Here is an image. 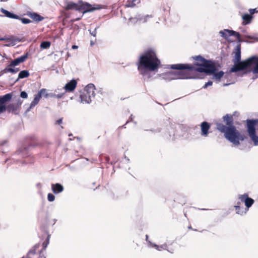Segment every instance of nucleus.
<instances>
[{"mask_svg":"<svg viewBox=\"0 0 258 258\" xmlns=\"http://www.w3.org/2000/svg\"><path fill=\"white\" fill-rule=\"evenodd\" d=\"M196 61L194 64L178 63L170 65V68L178 70L175 75L174 79H186L194 78V73L196 72L214 73L217 70L215 63L207 60L201 55L193 57Z\"/></svg>","mask_w":258,"mask_h":258,"instance_id":"f257e3e1","label":"nucleus"},{"mask_svg":"<svg viewBox=\"0 0 258 258\" xmlns=\"http://www.w3.org/2000/svg\"><path fill=\"white\" fill-rule=\"evenodd\" d=\"M161 65L156 50L148 48L141 53L137 62L138 70L140 74L145 76L149 72L157 71Z\"/></svg>","mask_w":258,"mask_h":258,"instance_id":"f03ea898","label":"nucleus"},{"mask_svg":"<svg viewBox=\"0 0 258 258\" xmlns=\"http://www.w3.org/2000/svg\"><path fill=\"white\" fill-rule=\"evenodd\" d=\"M235 55L232 60L234 65L230 69V72L235 73L239 71L248 70L254 74H258V56H252L249 58L241 61V48L240 45L236 46Z\"/></svg>","mask_w":258,"mask_h":258,"instance_id":"7ed1b4c3","label":"nucleus"},{"mask_svg":"<svg viewBox=\"0 0 258 258\" xmlns=\"http://www.w3.org/2000/svg\"><path fill=\"white\" fill-rule=\"evenodd\" d=\"M223 119L228 126L221 123H218L217 124V129L220 132L224 133L225 138L229 142L235 146H238L240 144L239 141H243L244 137L241 135L233 125V116L226 114L223 116Z\"/></svg>","mask_w":258,"mask_h":258,"instance_id":"20e7f679","label":"nucleus"},{"mask_svg":"<svg viewBox=\"0 0 258 258\" xmlns=\"http://www.w3.org/2000/svg\"><path fill=\"white\" fill-rule=\"evenodd\" d=\"M102 8V7L99 5H94L92 6L88 3H75L73 2H69L65 6L64 10L66 11L75 10L81 12L83 13H86L88 12H91Z\"/></svg>","mask_w":258,"mask_h":258,"instance_id":"39448f33","label":"nucleus"},{"mask_svg":"<svg viewBox=\"0 0 258 258\" xmlns=\"http://www.w3.org/2000/svg\"><path fill=\"white\" fill-rule=\"evenodd\" d=\"M96 88L94 84H89L80 92V98L83 103L89 104L91 102L92 98L95 97Z\"/></svg>","mask_w":258,"mask_h":258,"instance_id":"423d86ee","label":"nucleus"},{"mask_svg":"<svg viewBox=\"0 0 258 258\" xmlns=\"http://www.w3.org/2000/svg\"><path fill=\"white\" fill-rule=\"evenodd\" d=\"M28 55L26 53L23 55H22L16 59H14L11 61L10 64L4 69L2 72L4 73H11L12 74H16L20 71L19 68H14L15 66L19 65L20 63L24 62L28 58Z\"/></svg>","mask_w":258,"mask_h":258,"instance_id":"0eeeda50","label":"nucleus"},{"mask_svg":"<svg viewBox=\"0 0 258 258\" xmlns=\"http://www.w3.org/2000/svg\"><path fill=\"white\" fill-rule=\"evenodd\" d=\"M246 128L248 135L254 143V145H258V136L256 135L255 125L258 123V119H247Z\"/></svg>","mask_w":258,"mask_h":258,"instance_id":"6e6552de","label":"nucleus"},{"mask_svg":"<svg viewBox=\"0 0 258 258\" xmlns=\"http://www.w3.org/2000/svg\"><path fill=\"white\" fill-rule=\"evenodd\" d=\"M12 93H8L3 96H0V114L6 112L8 102L12 98Z\"/></svg>","mask_w":258,"mask_h":258,"instance_id":"1a4fd4ad","label":"nucleus"},{"mask_svg":"<svg viewBox=\"0 0 258 258\" xmlns=\"http://www.w3.org/2000/svg\"><path fill=\"white\" fill-rule=\"evenodd\" d=\"M21 102L8 103L6 111L14 114H18L21 110Z\"/></svg>","mask_w":258,"mask_h":258,"instance_id":"9d476101","label":"nucleus"},{"mask_svg":"<svg viewBox=\"0 0 258 258\" xmlns=\"http://www.w3.org/2000/svg\"><path fill=\"white\" fill-rule=\"evenodd\" d=\"M220 33L221 34V36L225 39H228V37L230 36H234L236 37L237 39L239 40L241 37L240 34L238 32L233 30L225 29L224 31H221Z\"/></svg>","mask_w":258,"mask_h":258,"instance_id":"9b49d317","label":"nucleus"},{"mask_svg":"<svg viewBox=\"0 0 258 258\" xmlns=\"http://www.w3.org/2000/svg\"><path fill=\"white\" fill-rule=\"evenodd\" d=\"M45 89H41L37 94L35 95V97L33 100L31 102L30 106V108H32L34 107L35 105H36L38 102H39L40 99L42 97V94H44L46 92Z\"/></svg>","mask_w":258,"mask_h":258,"instance_id":"f8f14e48","label":"nucleus"},{"mask_svg":"<svg viewBox=\"0 0 258 258\" xmlns=\"http://www.w3.org/2000/svg\"><path fill=\"white\" fill-rule=\"evenodd\" d=\"M77 82L75 80H72L67 83L64 87L66 92H71L73 91L77 87Z\"/></svg>","mask_w":258,"mask_h":258,"instance_id":"ddd939ff","label":"nucleus"},{"mask_svg":"<svg viewBox=\"0 0 258 258\" xmlns=\"http://www.w3.org/2000/svg\"><path fill=\"white\" fill-rule=\"evenodd\" d=\"M210 124L207 121L203 122L201 124V135L207 137L209 134V130L210 128Z\"/></svg>","mask_w":258,"mask_h":258,"instance_id":"4468645a","label":"nucleus"},{"mask_svg":"<svg viewBox=\"0 0 258 258\" xmlns=\"http://www.w3.org/2000/svg\"><path fill=\"white\" fill-rule=\"evenodd\" d=\"M1 12L5 15V16L8 18L15 19H19L20 17L16 14H13L10 12L2 8Z\"/></svg>","mask_w":258,"mask_h":258,"instance_id":"2eb2a0df","label":"nucleus"},{"mask_svg":"<svg viewBox=\"0 0 258 258\" xmlns=\"http://www.w3.org/2000/svg\"><path fill=\"white\" fill-rule=\"evenodd\" d=\"M51 188L54 194H58L63 190V187L59 183L52 184Z\"/></svg>","mask_w":258,"mask_h":258,"instance_id":"dca6fc26","label":"nucleus"},{"mask_svg":"<svg viewBox=\"0 0 258 258\" xmlns=\"http://www.w3.org/2000/svg\"><path fill=\"white\" fill-rule=\"evenodd\" d=\"M252 18V16L250 14H244L242 17L243 19L242 24L243 25H246L249 24L251 22Z\"/></svg>","mask_w":258,"mask_h":258,"instance_id":"f3484780","label":"nucleus"},{"mask_svg":"<svg viewBox=\"0 0 258 258\" xmlns=\"http://www.w3.org/2000/svg\"><path fill=\"white\" fill-rule=\"evenodd\" d=\"M28 16H29L31 19H32L33 20L36 21V22H40L43 20V17L41 16L38 15L37 13H28Z\"/></svg>","mask_w":258,"mask_h":258,"instance_id":"a211bd4d","label":"nucleus"},{"mask_svg":"<svg viewBox=\"0 0 258 258\" xmlns=\"http://www.w3.org/2000/svg\"><path fill=\"white\" fill-rule=\"evenodd\" d=\"M241 203L238 202L236 205L234 206L236 213L238 214L242 215L243 213H245L246 211H244L243 207H240Z\"/></svg>","mask_w":258,"mask_h":258,"instance_id":"6ab92c4d","label":"nucleus"},{"mask_svg":"<svg viewBox=\"0 0 258 258\" xmlns=\"http://www.w3.org/2000/svg\"><path fill=\"white\" fill-rule=\"evenodd\" d=\"M30 76V73L27 70H23L21 71L19 75H18V78L17 80L18 81L19 79H23L25 78H27Z\"/></svg>","mask_w":258,"mask_h":258,"instance_id":"aec40b11","label":"nucleus"},{"mask_svg":"<svg viewBox=\"0 0 258 258\" xmlns=\"http://www.w3.org/2000/svg\"><path fill=\"white\" fill-rule=\"evenodd\" d=\"M254 201L251 198H248L246 200L245 205L246 207V211H248L249 208L253 204Z\"/></svg>","mask_w":258,"mask_h":258,"instance_id":"412c9836","label":"nucleus"},{"mask_svg":"<svg viewBox=\"0 0 258 258\" xmlns=\"http://www.w3.org/2000/svg\"><path fill=\"white\" fill-rule=\"evenodd\" d=\"M216 70L214 73H213L214 74V77L216 80L219 82L221 78L223 76L224 73L223 71H220L218 73H216Z\"/></svg>","mask_w":258,"mask_h":258,"instance_id":"4be33fe9","label":"nucleus"},{"mask_svg":"<svg viewBox=\"0 0 258 258\" xmlns=\"http://www.w3.org/2000/svg\"><path fill=\"white\" fill-rule=\"evenodd\" d=\"M248 198V195L247 194H244L243 195H239L238 196V199L240 201L239 202L245 203L246 200Z\"/></svg>","mask_w":258,"mask_h":258,"instance_id":"5701e85b","label":"nucleus"},{"mask_svg":"<svg viewBox=\"0 0 258 258\" xmlns=\"http://www.w3.org/2000/svg\"><path fill=\"white\" fill-rule=\"evenodd\" d=\"M151 246L154 248H155L158 250H161L162 249H166L167 246V244H164L163 245H161L160 246H159L155 244H151Z\"/></svg>","mask_w":258,"mask_h":258,"instance_id":"b1692460","label":"nucleus"},{"mask_svg":"<svg viewBox=\"0 0 258 258\" xmlns=\"http://www.w3.org/2000/svg\"><path fill=\"white\" fill-rule=\"evenodd\" d=\"M50 42L49 41H43L40 44L41 48L47 49L50 46Z\"/></svg>","mask_w":258,"mask_h":258,"instance_id":"393cba45","label":"nucleus"},{"mask_svg":"<svg viewBox=\"0 0 258 258\" xmlns=\"http://www.w3.org/2000/svg\"><path fill=\"white\" fill-rule=\"evenodd\" d=\"M99 158L100 161L102 162H105L106 163H108L109 162L110 159L108 156L101 155Z\"/></svg>","mask_w":258,"mask_h":258,"instance_id":"a878e982","label":"nucleus"},{"mask_svg":"<svg viewBox=\"0 0 258 258\" xmlns=\"http://www.w3.org/2000/svg\"><path fill=\"white\" fill-rule=\"evenodd\" d=\"M50 237V235L48 234L46 240L43 242L42 246H43V249H45L46 247L47 246L48 244H49Z\"/></svg>","mask_w":258,"mask_h":258,"instance_id":"bb28decb","label":"nucleus"},{"mask_svg":"<svg viewBox=\"0 0 258 258\" xmlns=\"http://www.w3.org/2000/svg\"><path fill=\"white\" fill-rule=\"evenodd\" d=\"M136 5V3L135 2H134V0L132 1H128L127 4L125 5L126 7H134Z\"/></svg>","mask_w":258,"mask_h":258,"instance_id":"cd10ccee","label":"nucleus"},{"mask_svg":"<svg viewBox=\"0 0 258 258\" xmlns=\"http://www.w3.org/2000/svg\"><path fill=\"white\" fill-rule=\"evenodd\" d=\"M64 94V93L58 94H51L50 96L51 97L59 99V98H62Z\"/></svg>","mask_w":258,"mask_h":258,"instance_id":"c85d7f7f","label":"nucleus"},{"mask_svg":"<svg viewBox=\"0 0 258 258\" xmlns=\"http://www.w3.org/2000/svg\"><path fill=\"white\" fill-rule=\"evenodd\" d=\"M19 20H20L22 21V22L25 24H29L30 22H31V21L30 20L27 19V18H20V19Z\"/></svg>","mask_w":258,"mask_h":258,"instance_id":"c756f323","label":"nucleus"},{"mask_svg":"<svg viewBox=\"0 0 258 258\" xmlns=\"http://www.w3.org/2000/svg\"><path fill=\"white\" fill-rule=\"evenodd\" d=\"M47 199L49 202H53L55 199V197L53 194L49 193L47 195Z\"/></svg>","mask_w":258,"mask_h":258,"instance_id":"7c9ffc66","label":"nucleus"},{"mask_svg":"<svg viewBox=\"0 0 258 258\" xmlns=\"http://www.w3.org/2000/svg\"><path fill=\"white\" fill-rule=\"evenodd\" d=\"M249 12L250 14L252 16L254 13H258V10L257 9H250L249 10Z\"/></svg>","mask_w":258,"mask_h":258,"instance_id":"2f4dec72","label":"nucleus"},{"mask_svg":"<svg viewBox=\"0 0 258 258\" xmlns=\"http://www.w3.org/2000/svg\"><path fill=\"white\" fill-rule=\"evenodd\" d=\"M20 96L23 98H27L28 97V95L25 91H22L21 93Z\"/></svg>","mask_w":258,"mask_h":258,"instance_id":"473e14b6","label":"nucleus"},{"mask_svg":"<svg viewBox=\"0 0 258 258\" xmlns=\"http://www.w3.org/2000/svg\"><path fill=\"white\" fill-rule=\"evenodd\" d=\"M213 84V82L211 81H209L207 83H206L204 86H203L204 88H207L208 86H212Z\"/></svg>","mask_w":258,"mask_h":258,"instance_id":"72a5a7b5","label":"nucleus"},{"mask_svg":"<svg viewBox=\"0 0 258 258\" xmlns=\"http://www.w3.org/2000/svg\"><path fill=\"white\" fill-rule=\"evenodd\" d=\"M62 122V118H59V119L57 120L55 122V124H60Z\"/></svg>","mask_w":258,"mask_h":258,"instance_id":"f704fd0d","label":"nucleus"},{"mask_svg":"<svg viewBox=\"0 0 258 258\" xmlns=\"http://www.w3.org/2000/svg\"><path fill=\"white\" fill-rule=\"evenodd\" d=\"M72 48L73 49H77L78 48V46L77 45H73L72 46Z\"/></svg>","mask_w":258,"mask_h":258,"instance_id":"c9c22d12","label":"nucleus"},{"mask_svg":"<svg viewBox=\"0 0 258 258\" xmlns=\"http://www.w3.org/2000/svg\"><path fill=\"white\" fill-rule=\"evenodd\" d=\"M134 2H135L136 4H139L140 3V0H134Z\"/></svg>","mask_w":258,"mask_h":258,"instance_id":"e433bc0d","label":"nucleus"},{"mask_svg":"<svg viewBox=\"0 0 258 258\" xmlns=\"http://www.w3.org/2000/svg\"><path fill=\"white\" fill-rule=\"evenodd\" d=\"M6 40V38H0V41H4V40Z\"/></svg>","mask_w":258,"mask_h":258,"instance_id":"4c0bfd02","label":"nucleus"},{"mask_svg":"<svg viewBox=\"0 0 258 258\" xmlns=\"http://www.w3.org/2000/svg\"><path fill=\"white\" fill-rule=\"evenodd\" d=\"M148 238H149V236L148 235H146V240L147 241H148Z\"/></svg>","mask_w":258,"mask_h":258,"instance_id":"58836bf2","label":"nucleus"},{"mask_svg":"<svg viewBox=\"0 0 258 258\" xmlns=\"http://www.w3.org/2000/svg\"><path fill=\"white\" fill-rule=\"evenodd\" d=\"M92 35H93L94 36H96V33H92Z\"/></svg>","mask_w":258,"mask_h":258,"instance_id":"ea45409f","label":"nucleus"},{"mask_svg":"<svg viewBox=\"0 0 258 258\" xmlns=\"http://www.w3.org/2000/svg\"><path fill=\"white\" fill-rule=\"evenodd\" d=\"M48 94H46L45 95V97H48Z\"/></svg>","mask_w":258,"mask_h":258,"instance_id":"a19ab883","label":"nucleus"},{"mask_svg":"<svg viewBox=\"0 0 258 258\" xmlns=\"http://www.w3.org/2000/svg\"><path fill=\"white\" fill-rule=\"evenodd\" d=\"M40 228H41V229H42V230H44V227H41Z\"/></svg>","mask_w":258,"mask_h":258,"instance_id":"79ce46f5","label":"nucleus"},{"mask_svg":"<svg viewBox=\"0 0 258 258\" xmlns=\"http://www.w3.org/2000/svg\"><path fill=\"white\" fill-rule=\"evenodd\" d=\"M188 228H189V229H192V227H191V226H189V227H188Z\"/></svg>","mask_w":258,"mask_h":258,"instance_id":"37998d69","label":"nucleus"},{"mask_svg":"<svg viewBox=\"0 0 258 258\" xmlns=\"http://www.w3.org/2000/svg\"><path fill=\"white\" fill-rule=\"evenodd\" d=\"M80 20V18L77 19L76 20Z\"/></svg>","mask_w":258,"mask_h":258,"instance_id":"c03bdc74","label":"nucleus"}]
</instances>
